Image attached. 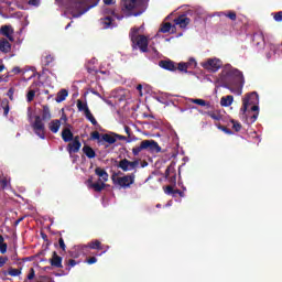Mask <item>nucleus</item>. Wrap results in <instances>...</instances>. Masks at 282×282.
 I'll use <instances>...</instances> for the list:
<instances>
[{
	"mask_svg": "<svg viewBox=\"0 0 282 282\" xmlns=\"http://www.w3.org/2000/svg\"><path fill=\"white\" fill-rule=\"evenodd\" d=\"M150 1L151 0H120L119 9L104 8V18H100L99 21L104 30H109V28H115L113 18L118 21H122V19H129L131 17H142V14L149 10Z\"/></svg>",
	"mask_w": 282,
	"mask_h": 282,
	"instance_id": "obj_1",
	"label": "nucleus"
},
{
	"mask_svg": "<svg viewBox=\"0 0 282 282\" xmlns=\"http://www.w3.org/2000/svg\"><path fill=\"white\" fill-rule=\"evenodd\" d=\"M34 118L35 120L31 127L41 140H45V123L43 120H52V110L50 109V106L42 105V117L35 116Z\"/></svg>",
	"mask_w": 282,
	"mask_h": 282,
	"instance_id": "obj_2",
	"label": "nucleus"
},
{
	"mask_svg": "<svg viewBox=\"0 0 282 282\" xmlns=\"http://www.w3.org/2000/svg\"><path fill=\"white\" fill-rule=\"evenodd\" d=\"M129 37L132 43V50H140L142 53L149 52V39L145 35L140 34V28H132Z\"/></svg>",
	"mask_w": 282,
	"mask_h": 282,
	"instance_id": "obj_3",
	"label": "nucleus"
},
{
	"mask_svg": "<svg viewBox=\"0 0 282 282\" xmlns=\"http://www.w3.org/2000/svg\"><path fill=\"white\" fill-rule=\"evenodd\" d=\"M220 80L224 87H232V85H239V83H246L243 78V73L237 68H230L228 70H223L220 74Z\"/></svg>",
	"mask_w": 282,
	"mask_h": 282,
	"instance_id": "obj_4",
	"label": "nucleus"
},
{
	"mask_svg": "<svg viewBox=\"0 0 282 282\" xmlns=\"http://www.w3.org/2000/svg\"><path fill=\"white\" fill-rule=\"evenodd\" d=\"M248 107H251L250 111L259 113V94L250 93L242 99V107L240 109L242 116H246L248 112Z\"/></svg>",
	"mask_w": 282,
	"mask_h": 282,
	"instance_id": "obj_5",
	"label": "nucleus"
},
{
	"mask_svg": "<svg viewBox=\"0 0 282 282\" xmlns=\"http://www.w3.org/2000/svg\"><path fill=\"white\" fill-rule=\"evenodd\" d=\"M112 184L120 186V188H131L135 184V173L118 177V173L111 175Z\"/></svg>",
	"mask_w": 282,
	"mask_h": 282,
	"instance_id": "obj_6",
	"label": "nucleus"
},
{
	"mask_svg": "<svg viewBox=\"0 0 282 282\" xmlns=\"http://www.w3.org/2000/svg\"><path fill=\"white\" fill-rule=\"evenodd\" d=\"M143 148L149 153H162V147L155 140H143Z\"/></svg>",
	"mask_w": 282,
	"mask_h": 282,
	"instance_id": "obj_7",
	"label": "nucleus"
},
{
	"mask_svg": "<svg viewBox=\"0 0 282 282\" xmlns=\"http://www.w3.org/2000/svg\"><path fill=\"white\" fill-rule=\"evenodd\" d=\"M202 66L204 69H208L209 72H218V69H221V61L217 58H209L207 62L203 63Z\"/></svg>",
	"mask_w": 282,
	"mask_h": 282,
	"instance_id": "obj_8",
	"label": "nucleus"
},
{
	"mask_svg": "<svg viewBox=\"0 0 282 282\" xmlns=\"http://www.w3.org/2000/svg\"><path fill=\"white\" fill-rule=\"evenodd\" d=\"M80 147H83V143H80V137L75 135L74 140L67 144L66 151L72 155L73 153H78V151H80Z\"/></svg>",
	"mask_w": 282,
	"mask_h": 282,
	"instance_id": "obj_9",
	"label": "nucleus"
},
{
	"mask_svg": "<svg viewBox=\"0 0 282 282\" xmlns=\"http://www.w3.org/2000/svg\"><path fill=\"white\" fill-rule=\"evenodd\" d=\"M165 180H169L170 184H177V174H175V163H171L166 167Z\"/></svg>",
	"mask_w": 282,
	"mask_h": 282,
	"instance_id": "obj_10",
	"label": "nucleus"
},
{
	"mask_svg": "<svg viewBox=\"0 0 282 282\" xmlns=\"http://www.w3.org/2000/svg\"><path fill=\"white\" fill-rule=\"evenodd\" d=\"M159 66L162 67V69H166L167 72H177V63L171 59L160 61Z\"/></svg>",
	"mask_w": 282,
	"mask_h": 282,
	"instance_id": "obj_11",
	"label": "nucleus"
},
{
	"mask_svg": "<svg viewBox=\"0 0 282 282\" xmlns=\"http://www.w3.org/2000/svg\"><path fill=\"white\" fill-rule=\"evenodd\" d=\"M175 25H178L182 30H186L191 24V18L186 17L185 14L178 15L174 19Z\"/></svg>",
	"mask_w": 282,
	"mask_h": 282,
	"instance_id": "obj_12",
	"label": "nucleus"
},
{
	"mask_svg": "<svg viewBox=\"0 0 282 282\" xmlns=\"http://www.w3.org/2000/svg\"><path fill=\"white\" fill-rule=\"evenodd\" d=\"M0 34L2 36H6L7 39H9V41H11V43L14 42V36H13L14 29H12L11 25H2L0 28Z\"/></svg>",
	"mask_w": 282,
	"mask_h": 282,
	"instance_id": "obj_13",
	"label": "nucleus"
},
{
	"mask_svg": "<svg viewBox=\"0 0 282 282\" xmlns=\"http://www.w3.org/2000/svg\"><path fill=\"white\" fill-rule=\"evenodd\" d=\"M50 263L52 268H63V257L58 256L56 251H53Z\"/></svg>",
	"mask_w": 282,
	"mask_h": 282,
	"instance_id": "obj_14",
	"label": "nucleus"
},
{
	"mask_svg": "<svg viewBox=\"0 0 282 282\" xmlns=\"http://www.w3.org/2000/svg\"><path fill=\"white\" fill-rule=\"evenodd\" d=\"M12 51V44L6 39L0 37V52H3V54H10Z\"/></svg>",
	"mask_w": 282,
	"mask_h": 282,
	"instance_id": "obj_15",
	"label": "nucleus"
},
{
	"mask_svg": "<svg viewBox=\"0 0 282 282\" xmlns=\"http://www.w3.org/2000/svg\"><path fill=\"white\" fill-rule=\"evenodd\" d=\"M197 65V62H195V58H191L189 59V63H184V62H181L178 64H176V69L178 72H182L183 74H188V65Z\"/></svg>",
	"mask_w": 282,
	"mask_h": 282,
	"instance_id": "obj_16",
	"label": "nucleus"
},
{
	"mask_svg": "<svg viewBox=\"0 0 282 282\" xmlns=\"http://www.w3.org/2000/svg\"><path fill=\"white\" fill-rule=\"evenodd\" d=\"M243 85H246V83L234 84L232 86H225V87L227 89H230L232 94H236L237 96H241V94H243Z\"/></svg>",
	"mask_w": 282,
	"mask_h": 282,
	"instance_id": "obj_17",
	"label": "nucleus"
},
{
	"mask_svg": "<svg viewBox=\"0 0 282 282\" xmlns=\"http://www.w3.org/2000/svg\"><path fill=\"white\" fill-rule=\"evenodd\" d=\"M76 137H74V132L69 128H64L62 130V140L64 142H72Z\"/></svg>",
	"mask_w": 282,
	"mask_h": 282,
	"instance_id": "obj_18",
	"label": "nucleus"
},
{
	"mask_svg": "<svg viewBox=\"0 0 282 282\" xmlns=\"http://www.w3.org/2000/svg\"><path fill=\"white\" fill-rule=\"evenodd\" d=\"M84 248H89L90 250H105V245H102L100 240L96 239L88 242Z\"/></svg>",
	"mask_w": 282,
	"mask_h": 282,
	"instance_id": "obj_19",
	"label": "nucleus"
},
{
	"mask_svg": "<svg viewBox=\"0 0 282 282\" xmlns=\"http://www.w3.org/2000/svg\"><path fill=\"white\" fill-rule=\"evenodd\" d=\"M82 151L88 160H94V158H96V151L89 145H84Z\"/></svg>",
	"mask_w": 282,
	"mask_h": 282,
	"instance_id": "obj_20",
	"label": "nucleus"
},
{
	"mask_svg": "<svg viewBox=\"0 0 282 282\" xmlns=\"http://www.w3.org/2000/svg\"><path fill=\"white\" fill-rule=\"evenodd\" d=\"M67 96H69V91L67 89H61L56 95V102H63L67 99Z\"/></svg>",
	"mask_w": 282,
	"mask_h": 282,
	"instance_id": "obj_21",
	"label": "nucleus"
},
{
	"mask_svg": "<svg viewBox=\"0 0 282 282\" xmlns=\"http://www.w3.org/2000/svg\"><path fill=\"white\" fill-rule=\"evenodd\" d=\"M95 174L98 175V177H100L102 182H108L109 180V174L107 173V171L102 170L101 167H96Z\"/></svg>",
	"mask_w": 282,
	"mask_h": 282,
	"instance_id": "obj_22",
	"label": "nucleus"
},
{
	"mask_svg": "<svg viewBox=\"0 0 282 282\" xmlns=\"http://www.w3.org/2000/svg\"><path fill=\"white\" fill-rule=\"evenodd\" d=\"M48 129L52 131V133H58V129H61V120H52L48 124Z\"/></svg>",
	"mask_w": 282,
	"mask_h": 282,
	"instance_id": "obj_23",
	"label": "nucleus"
},
{
	"mask_svg": "<svg viewBox=\"0 0 282 282\" xmlns=\"http://www.w3.org/2000/svg\"><path fill=\"white\" fill-rule=\"evenodd\" d=\"M234 100H235V97H232V95L224 96L220 99V105H221V107H230V105H232Z\"/></svg>",
	"mask_w": 282,
	"mask_h": 282,
	"instance_id": "obj_24",
	"label": "nucleus"
},
{
	"mask_svg": "<svg viewBox=\"0 0 282 282\" xmlns=\"http://www.w3.org/2000/svg\"><path fill=\"white\" fill-rule=\"evenodd\" d=\"M118 169H121V171H123L124 173H127V171H131L129 160L122 159L121 161H119Z\"/></svg>",
	"mask_w": 282,
	"mask_h": 282,
	"instance_id": "obj_25",
	"label": "nucleus"
},
{
	"mask_svg": "<svg viewBox=\"0 0 282 282\" xmlns=\"http://www.w3.org/2000/svg\"><path fill=\"white\" fill-rule=\"evenodd\" d=\"M91 0H75V3L77 6H85V3H89ZM100 3V0H94V3L88 7V10H91V8H96Z\"/></svg>",
	"mask_w": 282,
	"mask_h": 282,
	"instance_id": "obj_26",
	"label": "nucleus"
},
{
	"mask_svg": "<svg viewBox=\"0 0 282 282\" xmlns=\"http://www.w3.org/2000/svg\"><path fill=\"white\" fill-rule=\"evenodd\" d=\"M101 142H107L108 144H116V137L109 133L101 134Z\"/></svg>",
	"mask_w": 282,
	"mask_h": 282,
	"instance_id": "obj_27",
	"label": "nucleus"
},
{
	"mask_svg": "<svg viewBox=\"0 0 282 282\" xmlns=\"http://www.w3.org/2000/svg\"><path fill=\"white\" fill-rule=\"evenodd\" d=\"M191 102H193V105H199V107H206L207 109H210L212 107L209 101L204 99H191Z\"/></svg>",
	"mask_w": 282,
	"mask_h": 282,
	"instance_id": "obj_28",
	"label": "nucleus"
},
{
	"mask_svg": "<svg viewBox=\"0 0 282 282\" xmlns=\"http://www.w3.org/2000/svg\"><path fill=\"white\" fill-rule=\"evenodd\" d=\"M218 17H227L230 21H237V12L235 11L220 12Z\"/></svg>",
	"mask_w": 282,
	"mask_h": 282,
	"instance_id": "obj_29",
	"label": "nucleus"
},
{
	"mask_svg": "<svg viewBox=\"0 0 282 282\" xmlns=\"http://www.w3.org/2000/svg\"><path fill=\"white\" fill-rule=\"evenodd\" d=\"M172 29L175 30V25L171 24V22H166L161 26L160 32H162V34H166L171 32Z\"/></svg>",
	"mask_w": 282,
	"mask_h": 282,
	"instance_id": "obj_30",
	"label": "nucleus"
},
{
	"mask_svg": "<svg viewBox=\"0 0 282 282\" xmlns=\"http://www.w3.org/2000/svg\"><path fill=\"white\" fill-rule=\"evenodd\" d=\"M1 107L3 109V115L8 116V113H10V101L6 98L2 99Z\"/></svg>",
	"mask_w": 282,
	"mask_h": 282,
	"instance_id": "obj_31",
	"label": "nucleus"
},
{
	"mask_svg": "<svg viewBox=\"0 0 282 282\" xmlns=\"http://www.w3.org/2000/svg\"><path fill=\"white\" fill-rule=\"evenodd\" d=\"M77 109L78 111H84V113L86 111H89V106H87V102H83V100L78 99L77 100Z\"/></svg>",
	"mask_w": 282,
	"mask_h": 282,
	"instance_id": "obj_32",
	"label": "nucleus"
},
{
	"mask_svg": "<svg viewBox=\"0 0 282 282\" xmlns=\"http://www.w3.org/2000/svg\"><path fill=\"white\" fill-rule=\"evenodd\" d=\"M142 151H144V142L143 141H141V143L139 145H135L132 149V154L133 155H140V153H142Z\"/></svg>",
	"mask_w": 282,
	"mask_h": 282,
	"instance_id": "obj_33",
	"label": "nucleus"
},
{
	"mask_svg": "<svg viewBox=\"0 0 282 282\" xmlns=\"http://www.w3.org/2000/svg\"><path fill=\"white\" fill-rule=\"evenodd\" d=\"M6 239L3 238L2 235H0V252L1 254H6L8 252V243L3 242Z\"/></svg>",
	"mask_w": 282,
	"mask_h": 282,
	"instance_id": "obj_34",
	"label": "nucleus"
},
{
	"mask_svg": "<svg viewBox=\"0 0 282 282\" xmlns=\"http://www.w3.org/2000/svg\"><path fill=\"white\" fill-rule=\"evenodd\" d=\"M90 140H97L98 144H104L102 135H100V132H98V131H94L90 133Z\"/></svg>",
	"mask_w": 282,
	"mask_h": 282,
	"instance_id": "obj_35",
	"label": "nucleus"
},
{
	"mask_svg": "<svg viewBox=\"0 0 282 282\" xmlns=\"http://www.w3.org/2000/svg\"><path fill=\"white\" fill-rule=\"evenodd\" d=\"M91 188H94V191H96V193H101L105 189V182L104 183H91Z\"/></svg>",
	"mask_w": 282,
	"mask_h": 282,
	"instance_id": "obj_36",
	"label": "nucleus"
},
{
	"mask_svg": "<svg viewBox=\"0 0 282 282\" xmlns=\"http://www.w3.org/2000/svg\"><path fill=\"white\" fill-rule=\"evenodd\" d=\"M84 113H85L87 120H89V122H91V124H94V127H96V124H98V121L96 120V118L91 113V110H88V111H86Z\"/></svg>",
	"mask_w": 282,
	"mask_h": 282,
	"instance_id": "obj_37",
	"label": "nucleus"
},
{
	"mask_svg": "<svg viewBox=\"0 0 282 282\" xmlns=\"http://www.w3.org/2000/svg\"><path fill=\"white\" fill-rule=\"evenodd\" d=\"M8 274L9 276H19L21 274V269L10 268Z\"/></svg>",
	"mask_w": 282,
	"mask_h": 282,
	"instance_id": "obj_38",
	"label": "nucleus"
},
{
	"mask_svg": "<svg viewBox=\"0 0 282 282\" xmlns=\"http://www.w3.org/2000/svg\"><path fill=\"white\" fill-rule=\"evenodd\" d=\"M45 67H50L51 63H54V57L52 55H46L43 59Z\"/></svg>",
	"mask_w": 282,
	"mask_h": 282,
	"instance_id": "obj_39",
	"label": "nucleus"
},
{
	"mask_svg": "<svg viewBox=\"0 0 282 282\" xmlns=\"http://www.w3.org/2000/svg\"><path fill=\"white\" fill-rule=\"evenodd\" d=\"M165 195H172V197H175V189L173 186L169 185L164 188Z\"/></svg>",
	"mask_w": 282,
	"mask_h": 282,
	"instance_id": "obj_40",
	"label": "nucleus"
},
{
	"mask_svg": "<svg viewBox=\"0 0 282 282\" xmlns=\"http://www.w3.org/2000/svg\"><path fill=\"white\" fill-rule=\"evenodd\" d=\"M66 265L68 267V268H66V270H68V272H69V270H72V268H75L76 265H78V262H76V260H74V259H69L67 261Z\"/></svg>",
	"mask_w": 282,
	"mask_h": 282,
	"instance_id": "obj_41",
	"label": "nucleus"
},
{
	"mask_svg": "<svg viewBox=\"0 0 282 282\" xmlns=\"http://www.w3.org/2000/svg\"><path fill=\"white\" fill-rule=\"evenodd\" d=\"M34 96H36V90H29V93L26 94L28 102H32V100H34Z\"/></svg>",
	"mask_w": 282,
	"mask_h": 282,
	"instance_id": "obj_42",
	"label": "nucleus"
},
{
	"mask_svg": "<svg viewBox=\"0 0 282 282\" xmlns=\"http://www.w3.org/2000/svg\"><path fill=\"white\" fill-rule=\"evenodd\" d=\"M257 118H259V112H254L252 116L249 117L248 124H254L257 122Z\"/></svg>",
	"mask_w": 282,
	"mask_h": 282,
	"instance_id": "obj_43",
	"label": "nucleus"
},
{
	"mask_svg": "<svg viewBox=\"0 0 282 282\" xmlns=\"http://www.w3.org/2000/svg\"><path fill=\"white\" fill-rule=\"evenodd\" d=\"M58 246H59L61 250H63V252H66L67 246L65 245V240L63 239V237H59Z\"/></svg>",
	"mask_w": 282,
	"mask_h": 282,
	"instance_id": "obj_44",
	"label": "nucleus"
},
{
	"mask_svg": "<svg viewBox=\"0 0 282 282\" xmlns=\"http://www.w3.org/2000/svg\"><path fill=\"white\" fill-rule=\"evenodd\" d=\"M231 123H232V129H234L236 132L241 131V123H239V121L231 120Z\"/></svg>",
	"mask_w": 282,
	"mask_h": 282,
	"instance_id": "obj_45",
	"label": "nucleus"
},
{
	"mask_svg": "<svg viewBox=\"0 0 282 282\" xmlns=\"http://www.w3.org/2000/svg\"><path fill=\"white\" fill-rule=\"evenodd\" d=\"M129 165H130V171L135 170L137 166H140V161L135 160V161H129Z\"/></svg>",
	"mask_w": 282,
	"mask_h": 282,
	"instance_id": "obj_46",
	"label": "nucleus"
},
{
	"mask_svg": "<svg viewBox=\"0 0 282 282\" xmlns=\"http://www.w3.org/2000/svg\"><path fill=\"white\" fill-rule=\"evenodd\" d=\"M207 116L212 118L213 120H221V115L215 113V112H207Z\"/></svg>",
	"mask_w": 282,
	"mask_h": 282,
	"instance_id": "obj_47",
	"label": "nucleus"
},
{
	"mask_svg": "<svg viewBox=\"0 0 282 282\" xmlns=\"http://www.w3.org/2000/svg\"><path fill=\"white\" fill-rule=\"evenodd\" d=\"M274 21H276L278 23H281L282 21V11H279L274 14L273 17Z\"/></svg>",
	"mask_w": 282,
	"mask_h": 282,
	"instance_id": "obj_48",
	"label": "nucleus"
},
{
	"mask_svg": "<svg viewBox=\"0 0 282 282\" xmlns=\"http://www.w3.org/2000/svg\"><path fill=\"white\" fill-rule=\"evenodd\" d=\"M7 96L10 98V100H14V88H9Z\"/></svg>",
	"mask_w": 282,
	"mask_h": 282,
	"instance_id": "obj_49",
	"label": "nucleus"
},
{
	"mask_svg": "<svg viewBox=\"0 0 282 282\" xmlns=\"http://www.w3.org/2000/svg\"><path fill=\"white\" fill-rule=\"evenodd\" d=\"M98 259L96 257H90L89 259H87V263L88 265H94V263H97Z\"/></svg>",
	"mask_w": 282,
	"mask_h": 282,
	"instance_id": "obj_50",
	"label": "nucleus"
},
{
	"mask_svg": "<svg viewBox=\"0 0 282 282\" xmlns=\"http://www.w3.org/2000/svg\"><path fill=\"white\" fill-rule=\"evenodd\" d=\"M29 6H35V8H39V6H41V0H29Z\"/></svg>",
	"mask_w": 282,
	"mask_h": 282,
	"instance_id": "obj_51",
	"label": "nucleus"
},
{
	"mask_svg": "<svg viewBox=\"0 0 282 282\" xmlns=\"http://www.w3.org/2000/svg\"><path fill=\"white\" fill-rule=\"evenodd\" d=\"M11 74H13V75L21 74V67L14 66V67L11 69Z\"/></svg>",
	"mask_w": 282,
	"mask_h": 282,
	"instance_id": "obj_52",
	"label": "nucleus"
},
{
	"mask_svg": "<svg viewBox=\"0 0 282 282\" xmlns=\"http://www.w3.org/2000/svg\"><path fill=\"white\" fill-rule=\"evenodd\" d=\"M85 12H87V10L79 11L78 13H72V17L74 19H78L79 17H83V14H85Z\"/></svg>",
	"mask_w": 282,
	"mask_h": 282,
	"instance_id": "obj_53",
	"label": "nucleus"
},
{
	"mask_svg": "<svg viewBox=\"0 0 282 282\" xmlns=\"http://www.w3.org/2000/svg\"><path fill=\"white\" fill-rule=\"evenodd\" d=\"M263 41V33H257L253 35V41Z\"/></svg>",
	"mask_w": 282,
	"mask_h": 282,
	"instance_id": "obj_54",
	"label": "nucleus"
},
{
	"mask_svg": "<svg viewBox=\"0 0 282 282\" xmlns=\"http://www.w3.org/2000/svg\"><path fill=\"white\" fill-rule=\"evenodd\" d=\"M4 263H8V258L0 257V268H3Z\"/></svg>",
	"mask_w": 282,
	"mask_h": 282,
	"instance_id": "obj_55",
	"label": "nucleus"
},
{
	"mask_svg": "<svg viewBox=\"0 0 282 282\" xmlns=\"http://www.w3.org/2000/svg\"><path fill=\"white\" fill-rule=\"evenodd\" d=\"M105 6H116V0H102Z\"/></svg>",
	"mask_w": 282,
	"mask_h": 282,
	"instance_id": "obj_56",
	"label": "nucleus"
},
{
	"mask_svg": "<svg viewBox=\"0 0 282 282\" xmlns=\"http://www.w3.org/2000/svg\"><path fill=\"white\" fill-rule=\"evenodd\" d=\"M35 275H36V274H35V272H34V270L31 269L30 273L28 274L29 281H32V279H34Z\"/></svg>",
	"mask_w": 282,
	"mask_h": 282,
	"instance_id": "obj_57",
	"label": "nucleus"
},
{
	"mask_svg": "<svg viewBox=\"0 0 282 282\" xmlns=\"http://www.w3.org/2000/svg\"><path fill=\"white\" fill-rule=\"evenodd\" d=\"M124 131H126L128 138H131V128L129 126H124Z\"/></svg>",
	"mask_w": 282,
	"mask_h": 282,
	"instance_id": "obj_58",
	"label": "nucleus"
},
{
	"mask_svg": "<svg viewBox=\"0 0 282 282\" xmlns=\"http://www.w3.org/2000/svg\"><path fill=\"white\" fill-rule=\"evenodd\" d=\"M174 195H175V197H177V195H180V197H184V192H182L180 189H175Z\"/></svg>",
	"mask_w": 282,
	"mask_h": 282,
	"instance_id": "obj_59",
	"label": "nucleus"
},
{
	"mask_svg": "<svg viewBox=\"0 0 282 282\" xmlns=\"http://www.w3.org/2000/svg\"><path fill=\"white\" fill-rule=\"evenodd\" d=\"M115 138H117V140H127V137L122 134H115Z\"/></svg>",
	"mask_w": 282,
	"mask_h": 282,
	"instance_id": "obj_60",
	"label": "nucleus"
},
{
	"mask_svg": "<svg viewBox=\"0 0 282 282\" xmlns=\"http://www.w3.org/2000/svg\"><path fill=\"white\" fill-rule=\"evenodd\" d=\"M22 220H23V217H21L18 220H15L14 226H19V224H21Z\"/></svg>",
	"mask_w": 282,
	"mask_h": 282,
	"instance_id": "obj_61",
	"label": "nucleus"
},
{
	"mask_svg": "<svg viewBox=\"0 0 282 282\" xmlns=\"http://www.w3.org/2000/svg\"><path fill=\"white\" fill-rule=\"evenodd\" d=\"M61 120H63L64 122H67V115H62V117H61Z\"/></svg>",
	"mask_w": 282,
	"mask_h": 282,
	"instance_id": "obj_62",
	"label": "nucleus"
},
{
	"mask_svg": "<svg viewBox=\"0 0 282 282\" xmlns=\"http://www.w3.org/2000/svg\"><path fill=\"white\" fill-rule=\"evenodd\" d=\"M101 250H104V251H102V254H105V252H107V250H109V246H105V245H104V249H101Z\"/></svg>",
	"mask_w": 282,
	"mask_h": 282,
	"instance_id": "obj_63",
	"label": "nucleus"
},
{
	"mask_svg": "<svg viewBox=\"0 0 282 282\" xmlns=\"http://www.w3.org/2000/svg\"><path fill=\"white\" fill-rule=\"evenodd\" d=\"M41 237H42V239H44L45 241H47V235L41 232Z\"/></svg>",
	"mask_w": 282,
	"mask_h": 282,
	"instance_id": "obj_64",
	"label": "nucleus"
}]
</instances>
